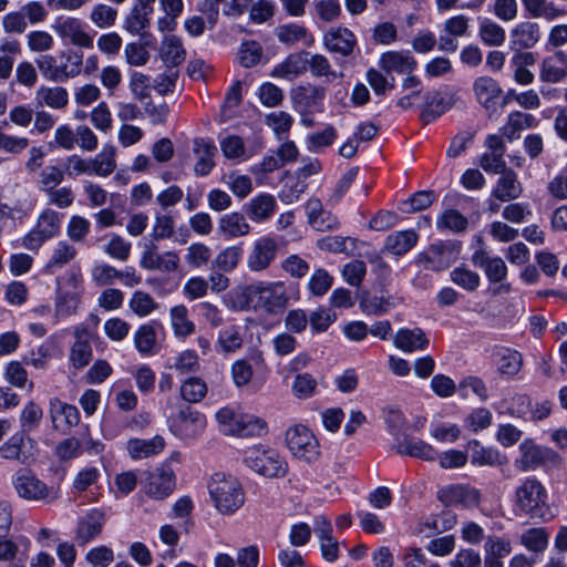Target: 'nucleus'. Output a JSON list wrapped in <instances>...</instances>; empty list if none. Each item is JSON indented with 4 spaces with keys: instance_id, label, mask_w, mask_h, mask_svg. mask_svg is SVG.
<instances>
[{
    "instance_id": "nucleus-14",
    "label": "nucleus",
    "mask_w": 567,
    "mask_h": 567,
    "mask_svg": "<svg viewBox=\"0 0 567 567\" xmlns=\"http://www.w3.org/2000/svg\"><path fill=\"white\" fill-rule=\"evenodd\" d=\"M519 457L515 460V466L522 471H534L548 463H556L558 454L546 446L536 444L533 440L526 439L519 444Z\"/></svg>"
},
{
    "instance_id": "nucleus-15",
    "label": "nucleus",
    "mask_w": 567,
    "mask_h": 567,
    "mask_svg": "<svg viewBox=\"0 0 567 567\" xmlns=\"http://www.w3.org/2000/svg\"><path fill=\"white\" fill-rule=\"evenodd\" d=\"M54 32L65 44L83 49L93 48V37L87 32L85 23L74 17H62L52 25Z\"/></svg>"
},
{
    "instance_id": "nucleus-11",
    "label": "nucleus",
    "mask_w": 567,
    "mask_h": 567,
    "mask_svg": "<svg viewBox=\"0 0 567 567\" xmlns=\"http://www.w3.org/2000/svg\"><path fill=\"white\" fill-rule=\"evenodd\" d=\"M460 254V246L451 240L430 245L415 259L416 265L425 270L442 271L454 264Z\"/></svg>"
},
{
    "instance_id": "nucleus-46",
    "label": "nucleus",
    "mask_w": 567,
    "mask_h": 567,
    "mask_svg": "<svg viewBox=\"0 0 567 567\" xmlns=\"http://www.w3.org/2000/svg\"><path fill=\"white\" fill-rule=\"evenodd\" d=\"M78 255L76 248L66 240H60L53 248L50 259L45 264V270L53 274L71 262Z\"/></svg>"
},
{
    "instance_id": "nucleus-19",
    "label": "nucleus",
    "mask_w": 567,
    "mask_h": 567,
    "mask_svg": "<svg viewBox=\"0 0 567 567\" xmlns=\"http://www.w3.org/2000/svg\"><path fill=\"white\" fill-rule=\"evenodd\" d=\"M313 532L319 539L320 551L324 560L333 563L339 558L340 543L333 536L331 522L324 516H317L313 519Z\"/></svg>"
},
{
    "instance_id": "nucleus-63",
    "label": "nucleus",
    "mask_w": 567,
    "mask_h": 567,
    "mask_svg": "<svg viewBox=\"0 0 567 567\" xmlns=\"http://www.w3.org/2000/svg\"><path fill=\"white\" fill-rule=\"evenodd\" d=\"M118 12L111 6L97 3L93 6L90 20L99 29L112 28L117 19Z\"/></svg>"
},
{
    "instance_id": "nucleus-48",
    "label": "nucleus",
    "mask_w": 567,
    "mask_h": 567,
    "mask_svg": "<svg viewBox=\"0 0 567 567\" xmlns=\"http://www.w3.org/2000/svg\"><path fill=\"white\" fill-rule=\"evenodd\" d=\"M164 445V439L159 435L150 440L132 439L127 442V451L132 458L140 460L159 453Z\"/></svg>"
},
{
    "instance_id": "nucleus-55",
    "label": "nucleus",
    "mask_w": 567,
    "mask_h": 567,
    "mask_svg": "<svg viewBox=\"0 0 567 567\" xmlns=\"http://www.w3.org/2000/svg\"><path fill=\"white\" fill-rule=\"evenodd\" d=\"M241 257L243 248L240 246H229L217 254L213 266L223 272H231L238 267Z\"/></svg>"
},
{
    "instance_id": "nucleus-33",
    "label": "nucleus",
    "mask_w": 567,
    "mask_h": 567,
    "mask_svg": "<svg viewBox=\"0 0 567 567\" xmlns=\"http://www.w3.org/2000/svg\"><path fill=\"white\" fill-rule=\"evenodd\" d=\"M536 62L533 52L518 50L511 59L509 65L513 69V76L517 84L529 85L534 82V74L529 71Z\"/></svg>"
},
{
    "instance_id": "nucleus-5",
    "label": "nucleus",
    "mask_w": 567,
    "mask_h": 567,
    "mask_svg": "<svg viewBox=\"0 0 567 567\" xmlns=\"http://www.w3.org/2000/svg\"><path fill=\"white\" fill-rule=\"evenodd\" d=\"M220 431L226 435L240 437L260 436L267 432V423L255 415L237 413L223 408L216 413Z\"/></svg>"
},
{
    "instance_id": "nucleus-25",
    "label": "nucleus",
    "mask_w": 567,
    "mask_h": 567,
    "mask_svg": "<svg viewBox=\"0 0 567 567\" xmlns=\"http://www.w3.org/2000/svg\"><path fill=\"white\" fill-rule=\"evenodd\" d=\"M477 102L489 113L497 111L502 87L489 76H480L473 83Z\"/></svg>"
},
{
    "instance_id": "nucleus-20",
    "label": "nucleus",
    "mask_w": 567,
    "mask_h": 567,
    "mask_svg": "<svg viewBox=\"0 0 567 567\" xmlns=\"http://www.w3.org/2000/svg\"><path fill=\"white\" fill-rule=\"evenodd\" d=\"M379 66L386 73L411 74L417 68V61L410 51L390 50L380 55Z\"/></svg>"
},
{
    "instance_id": "nucleus-21",
    "label": "nucleus",
    "mask_w": 567,
    "mask_h": 567,
    "mask_svg": "<svg viewBox=\"0 0 567 567\" xmlns=\"http://www.w3.org/2000/svg\"><path fill=\"white\" fill-rule=\"evenodd\" d=\"M49 414L55 430L66 433L80 421V412L75 405L62 402L58 398L50 400Z\"/></svg>"
},
{
    "instance_id": "nucleus-56",
    "label": "nucleus",
    "mask_w": 567,
    "mask_h": 567,
    "mask_svg": "<svg viewBox=\"0 0 567 567\" xmlns=\"http://www.w3.org/2000/svg\"><path fill=\"white\" fill-rule=\"evenodd\" d=\"M450 280L468 292L475 291L481 285L480 275L465 266L455 267L450 272Z\"/></svg>"
},
{
    "instance_id": "nucleus-62",
    "label": "nucleus",
    "mask_w": 567,
    "mask_h": 567,
    "mask_svg": "<svg viewBox=\"0 0 567 567\" xmlns=\"http://www.w3.org/2000/svg\"><path fill=\"white\" fill-rule=\"evenodd\" d=\"M212 249L203 243H193L186 248L185 261L190 268L205 267L212 259Z\"/></svg>"
},
{
    "instance_id": "nucleus-6",
    "label": "nucleus",
    "mask_w": 567,
    "mask_h": 567,
    "mask_svg": "<svg viewBox=\"0 0 567 567\" xmlns=\"http://www.w3.org/2000/svg\"><path fill=\"white\" fill-rule=\"evenodd\" d=\"M244 463L254 472L269 478L284 477L288 471L286 460L278 451L262 445L248 447Z\"/></svg>"
},
{
    "instance_id": "nucleus-59",
    "label": "nucleus",
    "mask_w": 567,
    "mask_h": 567,
    "mask_svg": "<svg viewBox=\"0 0 567 567\" xmlns=\"http://www.w3.org/2000/svg\"><path fill=\"white\" fill-rule=\"evenodd\" d=\"M179 392L183 400L189 403H198L207 394V384L200 378L190 377L182 383Z\"/></svg>"
},
{
    "instance_id": "nucleus-16",
    "label": "nucleus",
    "mask_w": 567,
    "mask_h": 567,
    "mask_svg": "<svg viewBox=\"0 0 567 567\" xmlns=\"http://www.w3.org/2000/svg\"><path fill=\"white\" fill-rule=\"evenodd\" d=\"M279 244L275 236L266 235L256 239L247 256V267L252 272L269 268L277 257Z\"/></svg>"
},
{
    "instance_id": "nucleus-40",
    "label": "nucleus",
    "mask_w": 567,
    "mask_h": 567,
    "mask_svg": "<svg viewBox=\"0 0 567 567\" xmlns=\"http://www.w3.org/2000/svg\"><path fill=\"white\" fill-rule=\"evenodd\" d=\"M60 83L74 79L82 73L83 53L73 49L63 50L59 55Z\"/></svg>"
},
{
    "instance_id": "nucleus-64",
    "label": "nucleus",
    "mask_w": 567,
    "mask_h": 567,
    "mask_svg": "<svg viewBox=\"0 0 567 567\" xmlns=\"http://www.w3.org/2000/svg\"><path fill=\"white\" fill-rule=\"evenodd\" d=\"M175 234L174 217L167 213H157L154 216L151 237L153 240L169 239Z\"/></svg>"
},
{
    "instance_id": "nucleus-36",
    "label": "nucleus",
    "mask_w": 567,
    "mask_h": 567,
    "mask_svg": "<svg viewBox=\"0 0 567 567\" xmlns=\"http://www.w3.org/2000/svg\"><path fill=\"white\" fill-rule=\"evenodd\" d=\"M244 346L243 327L229 324L218 332L216 350L223 354L235 353Z\"/></svg>"
},
{
    "instance_id": "nucleus-32",
    "label": "nucleus",
    "mask_w": 567,
    "mask_h": 567,
    "mask_svg": "<svg viewBox=\"0 0 567 567\" xmlns=\"http://www.w3.org/2000/svg\"><path fill=\"white\" fill-rule=\"evenodd\" d=\"M276 35L281 43L287 45L301 44L302 47L310 48L315 43V38L308 29L297 23L278 27Z\"/></svg>"
},
{
    "instance_id": "nucleus-30",
    "label": "nucleus",
    "mask_w": 567,
    "mask_h": 567,
    "mask_svg": "<svg viewBox=\"0 0 567 567\" xmlns=\"http://www.w3.org/2000/svg\"><path fill=\"white\" fill-rule=\"evenodd\" d=\"M499 174L501 176L496 182L492 196L499 202H511L518 198L523 193V186L518 181L517 174L511 168Z\"/></svg>"
},
{
    "instance_id": "nucleus-23",
    "label": "nucleus",
    "mask_w": 567,
    "mask_h": 567,
    "mask_svg": "<svg viewBox=\"0 0 567 567\" xmlns=\"http://www.w3.org/2000/svg\"><path fill=\"white\" fill-rule=\"evenodd\" d=\"M567 78V54L556 50L546 55L539 65V80L546 83H559Z\"/></svg>"
},
{
    "instance_id": "nucleus-8",
    "label": "nucleus",
    "mask_w": 567,
    "mask_h": 567,
    "mask_svg": "<svg viewBox=\"0 0 567 567\" xmlns=\"http://www.w3.org/2000/svg\"><path fill=\"white\" fill-rule=\"evenodd\" d=\"M140 484L146 496L154 501H164L173 494L176 476L173 468L164 463L143 472Z\"/></svg>"
},
{
    "instance_id": "nucleus-43",
    "label": "nucleus",
    "mask_w": 567,
    "mask_h": 567,
    "mask_svg": "<svg viewBox=\"0 0 567 567\" xmlns=\"http://www.w3.org/2000/svg\"><path fill=\"white\" fill-rule=\"evenodd\" d=\"M526 12L533 18H543L547 21H554L566 16V10L558 8L549 0H522Z\"/></svg>"
},
{
    "instance_id": "nucleus-35",
    "label": "nucleus",
    "mask_w": 567,
    "mask_h": 567,
    "mask_svg": "<svg viewBox=\"0 0 567 567\" xmlns=\"http://www.w3.org/2000/svg\"><path fill=\"white\" fill-rule=\"evenodd\" d=\"M277 209L276 198L270 194H259L246 206L248 217L255 223L269 219Z\"/></svg>"
},
{
    "instance_id": "nucleus-22",
    "label": "nucleus",
    "mask_w": 567,
    "mask_h": 567,
    "mask_svg": "<svg viewBox=\"0 0 567 567\" xmlns=\"http://www.w3.org/2000/svg\"><path fill=\"white\" fill-rule=\"evenodd\" d=\"M308 224L318 231H331L338 229V217L323 208L321 200L311 197L305 205Z\"/></svg>"
},
{
    "instance_id": "nucleus-51",
    "label": "nucleus",
    "mask_w": 567,
    "mask_h": 567,
    "mask_svg": "<svg viewBox=\"0 0 567 567\" xmlns=\"http://www.w3.org/2000/svg\"><path fill=\"white\" fill-rule=\"evenodd\" d=\"M91 172L101 177L111 175L116 168L115 147L106 144L102 151L93 158L90 159Z\"/></svg>"
},
{
    "instance_id": "nucleus-34",
    "label": "nucleus",
    "mask_w": 567,
    "mask_h": 567,
    "mask_svg": "<svg viewBox=\"0 0 567 567\" xmlns=\"http://www.w3.org/2000/svg\"><path fill=\"white\" fill-rule=\"evenodd\" d=\"M34 100L40 107L48 106L53 110H63L69 104V92L62 86H40Z\"/></svg>"
},
{
    "instance_id": "nucleus-58",
    "label": "nucleus",
    "mask_w": 567,
    "mask_h": 567,
    "mask_svg": "<svg viewBox=\"0 0 567 567\" xmlns=\"http://www.w3.org/2000/svg\"><path fill=\"white\" fill-rule=\"evenodd\" d=\"M134 343L137 351L143 355L155 353L156 332L153 326L142 324L134 333Z\"/></svg>"
},
{
    "instance_id": "nucleus-28",
    "label": "nucleus",
    "mask_w": 567,
    "mask_h": 567,
    "mask_svg": "<svg viewBox=\"0 0 567 567\" xmlns=\"http://www.w3.org/2000/svg\"><path fill=\"white\" fill-rule=\"evenodd\" d=\"M441 499L447 505L472 507L480 503V492L468 485H451L440 492Z\"/></svg>"
},
{
    "instance_id": "nucleus-27",
    "label": "nucleus",
    "mask_w": 567,
    "mask_h": 567,
    "mask_svg": "<svg viewBox=\"0 0 567 567\" xmlns=\"http://www.w3.org/2000/svg\"><path fill=\"white\" fill-rule=\"evenodd\" d=\"M193 153L196 157L195 175L207 176L215 167L216 145L212 140L198 137L193 142Z\"/></svg>"
},
{
    "instance_id": "nucleus-10",
    "label": "nucleus",
    "mask_w": 567,
    "mask_h": 567,
    "mask_svg": "<svg viewBox=\"0 0 567 567\" xmlns=\"http://www.w3.org/2000/svg\"><path fill=\"white\" fill-rule=\"evenodd\" d=\"M286 445L295 457L307 463L315 462L320 455L317 437L302 424L290 426L286 431Z\"/></svg>"
},
{
    "instance_id": "nucleus-13",
    "label": "nucleus",
    "mask_w": 567,
    "mask_h": 567,
    "mask_svg": "<svg viewBox=\"0 0 567 567\" xmlns=\"http://www.w3.org/2000/svg\"><path fill=\"white\" fill-rule=\"evenodd\" d=\"M206 417L190 406L182 408L178 413L169 419L171 432L183 441H193L204 432Z\"/></svg>"
},
{
    "instance_id": "nucleus-53",
    "label": "nucleus",
    "mask_w": 567,
    "mask_h": 567,
    "mask_svg": "<svg viewBox=\"0 0 567 567\" xmlns=\"http://www.w3.org/2000/svg\"><path fill=\"white\" fill-rule=\"evenodd\" d=\"M452 107V97L443 96L440 94L430 95L425 97V106L422 111V118L429 123L437 118L445 111Z\"/></svg>"
},
{
    "instance_id": "nucleus-54",
    "label": "nucleus",
    "mask_w": 567,
    "mask_h": 567,
    "mask_svg": "<svg viewBox=\"0 0 567 567\" xmlns=\"http://www.w3.org/2000/svg\"><path fill=\"white\" fill-rule=\"evenodd\" d=\"M4 379L12 386L18 389H27L32 392L34 388L33 381L29 380L28 372L19 361H10L4 369Z\"/></svg>"
},
{
    "instance_id": "nucleus-57",
    "label": "nucleus",
    "mask_w": 567,
    "mask_h": 567,
    "mask_svg": "<svg viewBox=\"0 0 567 567\" xmlns=\"http://www.w3.org/2000/svg\"><path fill=\"white\" fill-rule=\"evenodd\" d=\"M9 123L0 122V151L12 155H19L29 146V138L24 136L10 135L4 132Z\"/></svg>"
},
{
    "instance_id": "nucleus-1",
    "label": "nucleus",
    "mask_w": 567,
    "mask_h": 567,
    "mask_svg": "<svg viewBox=\"0 0 567 567\" xmlns=\"http://www.w3.org/2000/svg\"><path fill=\"white\" fill-rule=\"evenodd\" d=\"M288 302L287 286L284 281H256L243 289L239 308H252L275 315L282 311Z\"/></svg>"
},
{
    "instance_id": "nucleus-9",
    "label": "nucleus",
    "mask_w": 567,
    "mask_h": 567,
    "mask_svg": "<svg viewBox=\"0 0 567 567\" xmlns=\"http://www.w3.org/2000/svg\"><path fill=\"white\" fill-rule=\"evenodd\" d=\"M547 493L544 485L535 477H527L515 488L514 504L516 509L532 517L542 516Z\"/></svg>"
},
{
    "instance_id": "nucleus-29",
    "label": "nucleus",
    "mask_w": 567,
    "mask_h": 567,
    "mask_svg": "<svg viewBox=\"0 0 567 567\" xmlns=\"http://www.w3.org/2000/svg\"><path fill=\"white\" fill-rule=\"evenodd\" d=\"M250 229V225L241 213H228L218 219V234L225 240L247 236Z\"/></svg>"
},
{
    "instance_id": "nucleus-44",
    "label": "nucleus",
    "mask_w": 567,
    "mask_h": 567,
    "mask_svg": "<svg viewBox=\"0 0 567 567\" xmlns=\"http://www.w3.org/2000/svg\"><path fill=\"white\" fill-rule=\"evenodd\" d=\"M308 70L313 78H322L326 82H333L341 79L343 74L333 69L329 59L320 53L306 55Z\"/></svg>"
},
{
    "instance_id": "nucleus-61",
    "label": "nucleus",
    "mask_w": 567,
    "mask_h": 567,
    "mask_svg": "<svg viewBox=\"0 0 567 567\" xmlns=\"http://www.w3.org/2000/svg\"><path fill=\"white\" fill-rule=\"evenodd\" d=\"M548 532L543 527L529 528L520 535V543L530 551L542 553L548 546Z\"/></svg>"
},
{
    "instance_id": "nucleus-12",
    "label": "nucleus",
    "mask_w": 567,
    "mask_h": 567,
    "mask_svg": "<svg viewBox=\"0 0 567 567\" xmlns=\"http://www.w3.org/2000/svg\"><path fill=\"white\" fill-rule=\"evenodd\" d=\"M60 214L51 208H45L38 217L37 224L22 240V245L29 250H38L47 240L60 233Z\"/></svg>"
},
{
    "instance_id": "nucleus-4",
    "label": "nucleus",
    "mask_w": 567,
    "mask_h": 567,
    "mask_svg": "<svg viewBox=\"0 0 567 567\" xmlns=\"http://www.w3.org/2000/svg\"><path fill=\"white\" fill-rule=\"evenodd\" d=\"M290 99L295 111L300 116L301 125L315 126L313 115L323 111L326 89L310 83L298 85L290 91Z\"/></svg>"
},
{
    "instance_id": "nucleus-42",
    "label": "nucleus",
    "mask_w": 567,
    "mask_h": 567,
    "mask_svg": "<svg viewBox=\"0 0 567 567\" xmlns=\"http://www.w3.org/2000/svg\"><path fill=\"white\" fill-rule=\"evenodd\" d=\"M104 515L99 511H93L83 518L76 530V542L79 545H85L99 536L104 525Z\"/></svg>"
},
{
    "instance_id": "nucleus-60",
    "label": "nucleus",
    "mask_w": 567,
    "mask_h": 567,
    "mask_svg": "<svg viewBox=\"0 0 567 567\" xmlns=\"http://www.w3.org/2000/svg\"><path fill=\"white\" fill-rule=\"evenodd\" d=\"M522 364L523 357L518 351L504 349L498 353L497 371L503 375H516Z\"/></svg>"
},
{
    "instance_id": "nucleus-26",
    "label": "nucleus",
    "mask_w": 567,
    "mask_h": 567,
    "mask_svg": "<svg viewBox=\"0 0 567 567\" xmlns=\"http://www.w3.org/2000/svg\"><path fill=\"white\" fill-rule=\"evenodd\" d=\"M323 45L329 52L348 56L353 52L357 45V38L354 33L347 28H331L323 35Z\"/></svg>"
},
{
    "instance_id": "nucleus-52",
    "label": "nucleus",
    "mask_w": 567,
    "mask_h": 567,
    "mask_svg": "<svg viewBox=\"0 0 567 567\" xmlns=\"http://www.w3.org/2000/svg\"><path fill=\"white\" fill-rule=\"evenodd\" d=\"M471 453V463L476 466H494L499 463V454L496 450L484 447L477 440L467 444Z\"/></svg>"
},
{
    "instance_id": "nucleus-45",
    "label": "nucleus",
    "mask_w": 567,
    "mask_h": 567,
    "mask_svg": "<svg viewBox=\"0 0 567 567\" xmlns=\"http://www.w3.org/2000/svg\"><path fill=\"white\" fill-rule=\"evenodd\" d=\"M159 56L167 65L177 66L182 64L186 58L182 40L176 35L164 37L159 47Z\"/></svg>"
},
{
    "instance_id": "nucleus-2",
    "label": "nucleus",
    "mask_w": 567,
    "mask_h": 567,
    "mask_svg": "<svg viewBox=\"0 0 567 567\" xmlns=\"http://www.w3.org/2000/svg\"><path fill=\"white\" fill-rule=\"evenodd\" d=\"M209 496L223 515H231L245 503V492L239 480L230 474L215 473L208 483Z\"/></svg>"
},
{
    "instance_id": "nucleus-41",
    "label": "nucleus",
    "mask_w": 567,
    "mask_h": 567,
    "mask_svg": "<svg viewBox=\"0 0 567 567\" xmlns=\"http://www.w3.org/2000/svg\"><path fill=\"white\" fill-rule=\"evenodd\" d=\"M419 235L413 230H401L390 234L384 243V249L395 256H403L417 243Z\"/></svg>"
},
{
    "instance_id": "nucleus-39",
    "label": "nucleus",
    "mask_w": 567,
    "mask_h": 567,
    "mask_svg": "<svg viewBox=\"0 0 567 567\" xmlns=\"http://www.w3.org/2000/svg\"><path fill=\"white\" fill-rule=\"evenodd\" d=\"M511 39L519 49L534 48L540 39L539 25L530 21L520 22L511 31Z\"/></svg>"
},
{
    "instance_id": "nucleus-50",
    "label": "nucleus",
    "mask_w": 567,
    "mask_h": 567,
    "mask_svg": "<svg viewBox=\"0 0 567 567\" xmlns=\"http://www.w3.org/2000/svg\"><path fill=\"white\" fill-rule=\"evenodd\" d=\"M398 452L425 461H433L439 455L434 447L415 437H404L403 441L399 442Z\"/></svg>"
},
{
    "instance_id": "nucleus-3",
    "label": "nucleus",
    "mask_w": 567,
    "mask_h": 567,
    "mask_svg": "<svg viewBox=\"0 0 567 567\" xmlns=\"http://www.w3.org/2000/svg\"><path fill=\"white\" fill-rule=\"evenodd\" d=\"M83 279L81 274L68 272L56 279L54 298V320L74 316L83 296Z\"/></svg>"
},
{
    "instance_id": "nucleus-17",
    "label": "nucleus",
    "mask_w": 567,
    "mask_h": 567,
    "mask_svg": "<svg viewBox=\"0 0 567 567\" xmlns=\"http://www.w3.org/2000/svg\"><path fill=\"white\" fill-rule=\"evenodd\" d=\"M74 342L71 346L69 362L75 370H82L93 358L92 341L94 334L84 324H79L73 331Z\"/></svg>"
},
{
    "instance_id": "nucleus-47",
    "label": "nucleus",
    "mask_w": 567,
    "mask_h": 567,
    "mask_svg": "<svg viewBox=\"0 0 567 567\" xmlns=\"http://www.w3.org/2000/svg\"><path fill=\"white\" fill-rule=\"evenodd\" d=\"M171 326L175 337L186 339L195 332V323L189 319L188 309L177 305L169 310Z\"/></svg>"
},
{
    "instance_id": "nucleus-37",
    "label": "nucleus",
    "mask_w": 567,
    "mask_h": 567,
    "mask_svg": "<svg viewBox=\"0 0 567 567\" xmlns=\"http://www.w3.org/2000/svg\"><path fill=\"white\" fill-rule=\"evenodd\" d=\"M536 125L537 120L534 115L515 111L509 113L506 123L501 127V132L508 141H514L519 138L522 131Z\"/></svg>"
},
{
    "instance_id": "nucleus-38",
    "label": "nucleus",
    "mask_w": 567,
    "mask_h": 567,
    "mask_svg": "<svg viewBox=\"0 0 567 567\" xmlns=\"http://www.w3.org/2000/svg\"><path fill=\"white\" fill-rule=\"evenodd\" d=\"M430 341L420 328L400 329L394 337V344L404 352H413L427 348Z\"/></svg>"
},
{
    "instance_id": "nucleus-49",
    "label": "nucleus",
    "mask_w": 567,
    "mask_h": 567,
    "mask_svg": "<svg viewBox=\"0 0 567 567\" xmlns=\"http://www.w3.org/2000/svg\"><path fill=\"white\" fill-rule=\"evenodd\" d=\"M151 14L152 13L147 11L132 8L124 18V30L132 35H138L142 39L147 38L150 35L148 30L151 25Z\"/></svg>"
},
{
    "instance_id": "nucleus-31",
    "label": "nucleus",
    "mask_w": 567,
    "mask_h": 567,
    "mask_svg": "<svg viewBox=\"0 0 567 567\" xmlns=\"http://www.w3.org/2000/svg\"><path fill=\"white\" fill-rule=\"evenodd\" d=\"M27 440L33 442L30 437H25L23 433L12 435L0 446L1 457L9 461H17L21 464H29L34 460V455L24 451Z\"/></svg>"
},
{
    "instance_id": "nucleus-24",
    "label": "nucleus",
    "mask_w": 567,
    "mask_h": 567,
    "mask_svg": "<svg viewBox=\"0 0 567 567\" xmlns=\"http://www.w3.org/2000/svg\"><path fill=\"white\" fill-rule=\"evenodd\" d=\"M306 55H309V52L301 51L290 53L285 60L274 66L270 76L286 81H295L308 71Z\"/></svg>"
},
{
    "instance_id": "nucleus-7",
    "label": "nucleus",
    "mask_w": 567,
    "mask_h": 567,
    "mask_svg": "<svg viewBox=\"0 0 567 567\" xmlns=\"http://www.w3.org/2000/svg\"><path fill=\"white\" fill-rule=\"evenodd\" d=\"M12 484L17 494L30 502L50 504L60 497V488L58 486L47 485L31 471H18L12 477Z\"/></svg>"
},
{
    "instance_id": "nucleus-18",
    "label": "nucleus",
    "mask_w": 567,
    "mask_h": 567,
    "mask_svg": "<svg viewBox=\"0 0 567 567\" xmlns=\"http://www.w3.org/2000/svg\"><path fill=\"white\" fill-rule=\"evenodd\" d=\"M179 256L169 250L159 254L155 245L145 248L141 256L140 266L150 271L174 272L179 268Z\"/></svg>"
}]
</instances>
